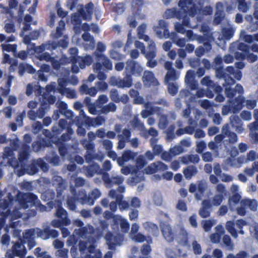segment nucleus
<instances>
[{"label": "nucleus", "instance_id": "obj_1", "mask_svg": "<svg viewBox=\"0 0 258 258\" xmlns=\"http://www.w3.org/2000/svg\"><path fill=\"white\" fill-rule=\"evenodd\" d=\"M178 6L180 8L179 11L176 14V17L178 19H183L182 24L176 23L175 25V29L178 33L183 34L185 32L183 26L188 25V22L186 19L187 14L194 16L197 13V11H201V8L200 4L198 6L193 4L191 0H182L179 3Z\"/></svg>", "mask_w": 258, "mask_h": 258}, {"label": "nucleus", "instance_id": "obj_2", "mask_svg": "<svg viewBox=\"0 0 258 258\" xmlns=\"http://www.w3.org/2000/svg\"><path fill=\"white\" fill-rule=\"evenodd\" d=\"M78 13L72 14L71 22L74 25V31L77 34L81 33L80 25L81 22V18L84 20H90L93 13V5L92 4H88L83 7L82 5L78 6Z\"/></svg>", "mask_w": 258, "mask_h": 258}, {"label": "nucleus", "instance_id": "obj_3", "mask_svg": "<svg viewBox=\"0 0 258 258\" xmlns=\"http://www.w3.org/2000/svg\"><path fill=\"white\" fill-rule=\"evenodd\" d=\"M247 222L243 220H238L235 223L232 221H227L225 227L227 231L234 238H236L238 234H244V231L242 230L243 226L247 224Z\"/></svg>", "mask_w": 258, "mask_h": 258}, {"label": "nucleus", "instance_id": "obj_4", "mask_svg": "<svg viewBox=\"0 0 258 258\" xmlns=\"http://www.w3.org/2000/svg\"><path fill=\"white\" fill-rule=\"evenodd\" d=\"M104 217L106 219H109L112 218L114 222L113 227L114 229L118 228L119 226L121 231L126 233L128 232L129 229V224L127 220L120 216L114 215L112 216V214L109 212H105L104 214Z\"/></svg>", "mask_w": 258, "mask_h": 258}, {"label": "nucleus", "instance_id": "obj_5", "mask_svg": "<svg viewBox=\"0 0 258 258\" xmlns=\"http://www.w3.org/2000/svg\"><path fill=\"white\" fill-rule=\"evenodd\" d=\"M112 68V63L105 56L100 55L99 56L98 62L95 65L94 69L98 73V78L99 80H103L105 78V75L101 73V70L104 69L111 70Z\"/></svg>", "mask_w": 258, "mask_h": 258}, {"label": "nucleus", "instance_id": "obj_6", "mask_svg": "<svg viewBox=\"0 0 258 258\" xmlns=\"http://www.w3.org/2000/svg\"><path fill=\"white\" fill-rule=\"evenodd\" d=\"M240 206L237 209V213L240 216H243L245 213V209L249 207L250 210L255 211L257 207V203L255 200L243 199L240 203Z\"/></svg>", "mask_w": 258, "mask_h": 258}, {"label": "nucleus", "instance_id": "obj_7", "mask_svg": "<svg viewBox=\"0 0 258 258\" xmlns=\"http://www.w3.org/2000/svg\"><path fill=\"white\" fill-rule=\"evenodd\" d=\"M206 188V183L200 181L196 184H191L189 191L190 192L195 193V197L197 200H201L204 196L203 194Z\"/></svg>", "mask_w": 258, "mask_h": 258}, {"label": "nucleus", "instance_id": "obj_8", "mask_svg": "<svg viewBox=\"0 0 258 258\" xmlns=\"http://www.w3.org/2000/svg\"><path fill=\"white\" fill-rule=\"evenodd\" d=\"M65 26V23L63 21L60 20L59 22L58 26L56 28L55 33H52V36L54 38H60L58 43L59 45L62 47H66L68 43V38L66 36H61V31L63 30Z\"/></svg>", "mask_w": 258, "mask_h": 258}, {"label": "nucleus", "instance_id": "obj_9", "mask_svg": "<svg viewBox=\"0 0 258 258\" xmlns=\"http://www.w3.org/2000/svg\"><path fill=\"white\" fill-rule=\"evenodd\" d=\"M89 252L85 258H100L101 253L99 249H95L92 245L90 243H86L82 241L80 243V249L81 251L85 250V248L87 247Z\"/></svg>", "mask_w": 258, "mask_h": 258}, {"label": "nucleus", "instance_id": "obj_10", "mask_svg": "<svg viewBox=\"0 0 258 258\" xmlns=\"http://www.w3.org/2000/svg\"><path fill=\"white\" fill-rule=\"evenodd\" d=\"M35 197L29 193H19L17 195V199L21 206L23 208H27L34 202Z\"/></svg>", "mask_w": 258, "mask_h": 258}, {"label": "nucleus", "instance_id": "obj_11", "mask_svg": "<svg viewBox=\"0 0 258 258\" xmlns=\"http://www.w3.org/2000/svg\"><path fill=\"white\" fill-rule=\"evenodd\" d=\"M58 83V88L57 90L59 93L66 95L67 97L70 98H73L76 97V94L74 90L65 88V86L66 85V80L63 79H59Z\"/></svg>", "mask_w": 258, "mask_h": 258}, {"label": "nucleus", "instance_id": "obj_12", "mask_svg": "<svg viewBox=\"0 0 258 258\" xmlns=\"http://www.w3.org/2000/svg\"><path fill=\"white\" fill-rule=\"evenodd\" d=\"M49 229L46 228L43 231L38 229H33L28 231L25 233L24 237L28 238L31 236H34L35 234H36L38 237H39L43 239H47L49 238Z\"/></svg>", "mask_w": 258, "mask_h": 258}, {"label": "nucleus", "instance_id": "obj_13", "mask_svg": "<svg viewBox=\"0 0 258 258\" xmlns=\"http://www.w3.org/2000/svg\"><path fill=\"white\" fill-rule=\"evenodd\" d=\"M146 164L144 159L142 156L139 157L137 161V169L134 171L131 170V169L128 167H123L121 169L122 173L127 175L131 172H134L136 174L140 175V172H143V168Z\"/></svg>", "mask_w": 258, "mask_h": 258}, {"label": "nucleus", "instance_id": "obj_14", "mask_svg": "<svg viewBox=\"0 0 258 258\" xmlns=\"http://www.w3.org/2000/svg\"><path fill=\"white\" fill-rule=\"evenodd\" d=\"M158 25L159 26L155 28V31L158 37L160 38H168L169 35L165 22L163 20H160L159 22Z\"/></svg>", "mask_w": 258, "mask_h": 258}, {"label": "nucleus", "instance_id": "obj_15", "mask_svg": "<svg viewBox=\"0 0 258 258\" xmlns=\"http://www.w3.org/2000/svg\"><path fill=\"white\" fill-rule=\"evenodd\" d=\"M126 71L128 75L130 74L139 75L143 71V69L138 63L135 61H130L127 62Z\"/></svg>", "mask_w": 258, "mask_h": 258}, {"label": "nucleus", "instance_id": "obj_16", "mask_svg": "<svg viewBox=\"0 0 258 258\" xmlns=\"http://www.w3.org/2000/svg\"><path fill=\"white\" fill-rule=\"evenodd\" d=\"M105 239L110 249L113 248L115 245H120L121 243V238L120 237H116L110 233L106 235Z\"/></svg>", "mask_w": 258, "mask_h": 258}, {"label": "nucleus", "instance_id": "obj_17", "mask_svg": "<svg viewBox=\"0 0 258 258\" xmlns=\"http://www.w3.org/2000/svg\"><path fill=\"white\" fill-rule=\"evenodd\" d=\"M146 27V26L145 24H142L138 28L137 30L139 37L140 39H144L145 41L148 42L149 46H152L153 48H154L155 44L152 40H151L148 36L143 35Z\"/></svg>", "mask_w": 258, "mask_h": 258}, {"label": "nucleus", "instance_id": "obj_18", "mask_svg": "<svg viewBox=\"0 0 258 258\" xmlns=\"http://www.w3.org/2000/svg\"><path fill=\"white\" fill-rule=\"evenodd\" d=\"M109 196L112 199H115L116 202L120 206L121 209H125L128 207L127 203L124 201H122V196L121 194H117V191L111 190L109 193Z\"/></svg>", "mask_w": 258, "mask_h": 258}, {"label": "nucleus", "instance_id": "obj_19", "mask_svg": "<svg viewBox=\"0 0 258 258\" xmlns=\"http://www.w3.org/2000/svg\"><path fill=\"white\" fill-rule=\"evenodd\" d=\"M143 80L144 84L147 86H149L151 84L154 85L158 84L157 81L154 78L152 73L150 72L145 71L144 72Z\"/></svg>", "mask_w": 258, "mask_h": 258}, {"label": "nucleus", "instance_id": "obj_20", "mask_svg": "<svg viewBox=\"0 0 258 258\" xmlns=\"http://www.w3.org/2000/svg\"><path fill=\"white\" fill-rule=\"evenodd\" d=\"M25 25V28H24L22 30V35L24 37V42L27 44L30 39L35 40L37 39L39 36V33L37 31H34L31 34L30 37H28L27 34H25V32L29 29V27L26 24Z\"/></svg>", "mask_w": 258, "mask_h": 258}, {"label": "nucleus", "instance_id": "obj_21", "mask_svg": "<svg viewBox=\"0 0 258 258\" xmlns=\"http://www.w3.org/2000/svg\"><path fill=\"white\" fill-rule=\"evenodd\" d=\"M162 231L163 236L167 241H171L173 240V234L171 232L170 226L166 224H161Z\"/></svg>", "mask_w": 258, "mask_h": 258}, {"label": "nucleus", "instance_id": "obj_22", "mask_svg": "<svg viewBox=\"0 0 258 258\" xmlns=\"http://www.w3.org/2000/svg\"><path fill=\"white\" fill-rule=\"evenodd\" d=\"M135 156L136 154L135 153L130 151H126L123 154L121 157H120L117 159V163L119 165L122 166L123 165L124 162H127L133 159Z\"/></svg>", "mask_w": 258, "mask_h": 258}, {"label": "nucleus", "instance_id": "obj_23", "mask_svg": "<svg viewBox=\"0 0 258 258\" xmlns=\"http://www.w3.org/2000/svg\"><path fill=\"white\" fill-rule=\"evenodd\" d=\"M149 47L150 49V51L146 54V57L148 59H149L147 62V66L148 67L153 68L156 65V62L152 59L155 56V46H154V48H153L152 46Z\"/></svg>", "mask_w": 258, "mask_h": 258}, {"label": "nucleus", "instance_id": "obj_24", "mask_svg": "<svg viewBox=\"0 0 258 258\" xmlns=\"http://www.w3.org/2000/svg\"><path fill=\"white\" fill-rule=\"evenodd\" d=\"M209 201L208 200H204L202 203V207L200 210V215L203 217H207L210 215V211L209 210L211 207L209 205Z\"/></svg>", "mask_w": 258, "mask_h": 258}, {"label": "nucleus", "instance_id": "obj_25", "mask_svg": "<svg viewBox=\"0 0 258 258\" xmlns=\"http://www.w3.org/2000/svg\"><path fill=\"white\" fill-rule=\"evenodd\" d=\"M56 216L62 220V222L65 225L70 224V220L66 218L67 213L64 209L61 207H58L56 212Z\"/></svg>", "mask_w": 258, "mask_h": 258}, {"label": "nucleus", "instance_id": "obj_26", "mask_svg": "<svg viewBox=\"0 0 258 258\" xmlns=\"http://www.w3.org/2000/svg\"><path fill=\"white\" fill-rule=\"evenodd\" d=\"M110 83L113 85H117L120 87H130L132 84L131 80L127 78L123 81H120L118 82L115 81L114 78H112L110 81Z\"/></svg>", "mask_w": 258, "mask_h": 258}, {"label": "nucleus", "instance_id": "obj_27", "mask_svg": "<svg viewBox=\"0 0 258 258\" xmlns=\"http://www.w3.org/2000/svg\"><path fill=\"white\" fill-rule=\"evenodd\" d=\"M77 58L81 69H83L85 66L90 65L92 62V58L89 55H87L84 57L78 56Z\"/></svg>", "mask_w": 258, "mask_h": 258}, {"label": "nucleus", "instance_id": "obj_28", "mask_svg": "<svg viewBox=\"0 0 258 258\" xmlns=\"http://www.w3.org/2000/svg\"><path fill=\"white\" fill-rule=\"evenodd\" d=\"M82 37L85 42L88 43L86 44V45H88L86 46L87 48H92L94 47L95 41L94 38L88 33H84L82 35Z\"/></svg>", "mask_w": 258, "mask_h": 258}, {"label": "nucleus", "instance_id": "obj_29", "mask_svg": "<svg viewBox=\"0 0 258 258\" xmlns=\"http://www.w3.org/2000/svg\"><path fill=\"white\" fill-rule=\"evenodd\" d=\"M14 254L20 257H22L25 254L24 246L22 244H16L13 246Z\"/></svg>", "mask_w": 258, "mask_h": 258}, {"label": "nucleus", "instance_id": "obj_30", "mask_svg": "<svg viewBox=\"0 0 258 258\" xmlns=\"http://www.w3.org/2000/svg\"><path fill=\"white\" fill-rule=\"evenodd\" d=\"M179 74L173 70H170L168 71L165 77V81L169 82L170 81H174L178 78Z\"/></svg>", "mask_w": 258, "mask_h": 258}, {"label": "nucleus", "instance_id": "obj_31", "mask_svg": "<svg viewBox=\"0 0 258 258\" xmlns=\"http://www.w3.org/2000/svg\"><path fill=\"white\" fill-rule=\"evenodd\" d=\"M223 200V195H216L212 200H208L209 201V205L210 207L218 206L220 205Z\"/></svg>", "mask_w": 258, "mask_h": 258}, {"label": "nucleus", "instance_id": "obj_32", "mask_svg": "<svg viewBox=\"0 0 258 258\" xmlns=\"http://www.w3.org/2000/svg\"><path fill=\"white\" fill-rule=\"evenodd\" d=\"M197 173L196 168L194 166H189L183 171L184 176L187 179H190Z\"/></svg>", "mask_w": 258, "mask_h": 258}, {"label": "nucleus", "instance_id": "obj_33", "mask_svg": "<svg viewBox=\"0 0 258 258\" xmlns=\"http://www.w3.org/2000/svg\"><path fill=\"white\" fill-rule=\"evenodd\" d=\"M216 224V221L213 219L209 220H203L202 222V225L205 231H209L211 228Z\"/></svg>", "mask_w": 258, "mask_h": 258}, {"label": "nucleus", "instance_id": "obj_34", "mask_svg": "<svg viewBox=\"0 0 258 258\" xmlns=\"http://www.w3.org/2000/svg\"><path fill=\"white\" fill-rule=\"evenodd\" d=\"M250 231L251 236L258 240V224L256 223L251 224Z\"/></svg>", "mask_w": 258, "mask_h": 258}, {"label": "nucleus", "instance_id": "obj_35", "mask_svg": "<svg viewBox=\"0 0 258 258\" xmlns=\"http://www.w3.org/2000/svg\"><path fill=\"white\" fill-rule=\"evenodd\" d=\"M240 37L245 42L250 43L253 42L254 40L258 41V34L254 35V36L251 35H243V34L241 33Z\"/></svg>", "mask_w": 258, "mask_h": 258}, {"label": "nucleus", "instance_id": "obj_36", "mask_svg": "<svg viewBox=\"0 0 258 258\" xmlns=\"http://www.w3.org/2000/svg\"><path fill=\"white\" fill-rule=\"evenodd\" d=\"M240 199V196L239 194L233 195L229 201V206L231 208H233L235 205L238 202Z\"/></svg>", "mask_w": 258, "mask_h": 258}, {"label": "nucleus", "instance_id": "obj_37", "mask_svg": "<svg viewBox=\"0 0 258 258\" xmlns=\"http://www.w3.org/2000/svg\"><path fill=\"white\" fill-rule=\"evenodd\" d=\"M156 142V139L154 138H153L151 140V145L153 147V150L154 153L156 154H160L162 151V148L161 146L159 145H156L154 143Z\"/></svg>", "mask_w": 258, "mask_h": 258}, {"label": "nucleus", "instance_id": "obj_38", "mask_svg": "<svg viewBox=\"0 0 258 258\" xmlns=\"http://www.w3.org/2000/svg\"><path fill=\"white\" fill-rule=\"evenodd\" d=\"M183 151V149L181 146H176L170 149V154L172 156H176L181 153Z\"/></svg>", "mask_w": 258, "mask_h": 258}, {"label": "nucleus", "instance_id": "obj_39", "mask_svg": "<svg viewBox=\"0 0 258 258\" xmlns=\"http://www.w3.org/2000/svg\"><path fill=\"white\" fill-rule=\"evenodd\" d=\"M1 47L4 51L15 52L16 49V45L2 44Z\"/></svg>", "mask_w": 258, "mask_h": 258}, {"label": "nucleus", "instance_id": "obj_40", "mask_svg": "<svg viewBox=\"0 0 258 258\" xmlns=\"http://www.w3.org/2000/svg\"><path fill=\"white\" fill-rule=\"evenodd\" d=\"M223 242L226 246L228 247L230 250L233 249V244L231 242V239L228 235H225L224 236L223 238Z\"/></svg>", "mask_w": 258, "mask_h": 258}, {"label": "nucleus", "instance_id": "obj_41", "mask_svg": "<svg viewBox=\"0 0 258 258\" xmlns=\"http://www.w3.org/2000/svg\"><path fill=\"white\" fill-rule=\"evenodd\" d=\"M133 237H130L132 240L138 242H143L144 241L146 240L145 237L141 233H137L133 235Z\"/></svg>", "mask_w": 258, "mask_h": 258}, {"label": "nucleus", "instance_id": "obj_42", "mask_svg": "<svg viewBox=\"0 0 258 258\" xmlns=\"http://www.w3.org/2000/svg\"><path fill=\"white\" fill-rule=\"evenodd\" d=\"M145 172L147 174H152L157 171V163L152 164L149 166L147 168L144 169Z\"/></svg>", "mask_w": 258, "mask_h": 258}, {"label": "nucleus", "instance_id": "obj_43", "mask_svg": "<svg viewBox=\"0 0 258 258\" xmlns=\"http://www.w3.org/2000/svg\"><path fill=\"white\" fill-rule=\"evenodd\" d=\"M145 172L147 174H152L157 171V163L152 164L149 166L147 168L144 169Z\"/></svg>", "mask_w": 258, "mask_h": 258}, {"label": "nucleus", "instance_id": "obj_44", "mask_svg": "<svg viewBox=\"0 0 258 258\" xmlns=\"http://www.w3.org/2000/svg\"><path fill=\"white\" fill-rule=\"evenodd\" d=\"M41 248L37 247L35 249V254L38 258H50L49 255L45 252H40Z\"/></svg>", "mask_w": 258, "mask_h": 258}, {"label": "nucleus", "instance_id": "obj_45", "mask_svg": "<svg viewBox=\"0 0 258 258\" xmlns=\"http://www.w3.org/2000/svg\"><path fill=\"white\" fill-rule=\"evenodd\" d=\"M237 1L239 3L238 9L242 12H246L249 9L248 6L244 2V0H237Z\"/></svg>", "mask_w": 258, "mask_h": 258}, {"label": "nucleus", "instance_id": "obj_46", "mask_svg": "<svg viewBox=\"0 0 258 258\" xmlns=\"http://www.w3.org/2000/svg\"><path fill=\"white\" fill-rule=\"evenodd\" d=\"M47 104H45V102L42 104L41 105V107L39 108V110L37 113V117L39 118H42L45 114L44 109H46L47 107Z\"/></svg>", "mask_w": 258, "mask_h": 258}, {"label": "nucleus", "instance_id": "obj_47", "mask_svg": "<svg viewBox=\"0 0 258 258\" xmlns=\"http://www.w3.org/2000/svg\"><path fill=\"white\" fill-rule=\"evenodd\" d=\"M139 229V225L138 224L136 223L133 224L132 225L131 232L129 234V237L134 238V236L133 237V235L137 233Z\"/></svg>", "mask_w": 258, "mask_h": 258}, {"label": "nucleus", "instance_id": "obj_48", "mask_svg": "<svg viewBox=\"0 0 258 258\" xmlns=\"http://www.w3.org/2000/svg\"><path fill=\"white\" fill-rule=\"evenodd\" d=\"M222 7V5L221 4H218L217 5V12L216 13L215 16L216 18L215 19V23L218 24L220 22V19H219V17H220L222 16V14L221 13V11L219 9H221Z\"/></svg>", "mask_w": 258, "mask_h": 258}, {"label": "nucleus", "instance_id": "obj_49", "mask_svg": "<svg viewBox=\"0 0 258 258\" xmlns=\"http://www.w3.org/2000/svg\"><path fill=\"white\" fill-rule=\"evenodd\" d=\"M116 106L113 103H110L108 105L104 106L103 108V112H113L116 110Z\"/></svg>", "mask_w": 258, "mask_h": 258}, {"label": "nucleus", "instance_id": "obj_50", "mask_svg": "<svg viewBox=\"0 0 258 258\" xmlns=\"http://www.w3.org/2000/svg\"><path fill=\"white\" fill-rule=\"evenodd\" d=\"M37 57L40 60H45L46 61L51 59L48 53L45 52L38 54Z\"/></svg>", "mask_w": 258, "mask_h": 258}, {"label": "nucleus", "instance_id": "obj_51", "mask_svg": "<svg viewBox=\"0 0 258 258\" xmlns=\"http://www.w3.org/2000/svg\"><path fill=\"white\" fill-rule=\"evenodd\" d=\"M110 57L116 60L121 59L123 58V56L119 54L116 51L112 50L110 51Z\"/></svg>", "mask_w": 258, "mask_h": 258}, {"label": "nucleus", "instance_id": "obj_52", "mask_svg": "<svg viewBox=\"0 0 258 258\" xmlns=\"http://www.w3.org/2000/svg\"><path fill=\"white\" fill-rule=\"evenodd\" d=\"M56 8L57 9V15L61 17V18H64V17H66L67 15V14L68 13L64 11H63L60 7V5L58 3V2H57L56 4Z\"/></svg>", "mask_w": 258, "mask_h": 258}, {"label": "nucleus", "instance_id": "obj_53", "mask_svg": "<svg viewBox=\"0 0 258 258\" xmlns=\"http://www.w3.org/2000/svg\"><path fill=\"white\" fill-rule=\"evenodd\" d=\"M168 88L169 93L172 95L175 94L177 92V87L176 85L173 83H168Z\"/></svg>", "mask_w": 258, "mask_h": 258}, {"label": "nucleus", "instance_id": "obj_54", "mask_svg": "<svg viewBox=\"0 0 258 258\" xmlns=\"http://www.w3.org/2000/svg\"><path fill=\"white\" fill-rule=\"evenodd\" d=\"M186 235L184 233H182L177 237V240L178 241V242L180 244L183 245L186 244Z\"/></svg>", "mask_w": 258, "mask_h": 258}, {"label": "nucleus", "instance_id": "obj_55", "mask_svg": "<svg viewBox=\"0 0 258 258\" xmlns=\"http://www.w3.org/2000/svg\"><path fill=\"white\" fill-rule=\"evenodd\" d=\"M197 93L198 97H203L204 95H206L209 98H212L213 96V94L212 92L206 93L205 91L203 89L199 90Z\"/></svg>", "mask_w": 258, "mask_h": 258}, {"label": "nucleus", "instance_id": "obj_56", "mask_svg": "<svg viewBox=\"0 0 258 258\" xmlns=\"http://www.w3.org/2000/svg\"><path fill=\"white\" fill-rule=\"evenodd\" d=\"M206 147V144L203 141L197 142L196 151L197 152L202 153Z\"/></svg>", "mask_w": 258, "mask_h": 258}, {"label": "nucleus", "instance_id": "obj_57", "mask_svg": "<svg viewBox=\"0 0 258 258\" xmlns=\"http://www.w3.org/2000/svg\"><path fill=\"white\" fill-rule=\"evenodd\" d=\"M153 201L155 204L160 206L162 203V199L160 194H155L153 198Z\"/></svg>", "mask_w": 258, "mask_h": 258}, {"label": "nucleus", "instance_id": "obj_58", "mask_svg": "<svg viewBox=\"0 0 258 258\" xmlns=\"http://www.w3.org/2000/svg\"><path fill=\"white\" fill-rule=\"evenodd\" d=\"M220 237L221 235H219V233H215L211 235L210 236V240L211 242L217 243L220 241Z\"/></svg>", "mask_w": 258, "mask_h": 258}, {"label": "nucleus", "instance_id": "obj_59", "mask_svg": "<svg viewBox=\"0 0 258 258\" xmlns=\"http://www.w3.org/2000/svg\"><path fill=\"white\" fill-rule=\"evenodd\" d=\"M24 70V72H26L28 73L33 74L35 72L34 69L32 66L28 64H23L21 67Z\"/></svg>", "mask_w": 258, "mask_h": 258}, {"label": "nucleus", "instance_id": "obj_60", "mask_svg": "<svg viewBox=\"0 0 258 258\" xmlns=\"http://www.w3.org/2000/svg\"><path fill=\"white\" fill-rule=\"evenodd\" d=\"M86 86H83L82 87V90L84 89L85 92L86 94H88L91 96H94L96 94V90L94 88L86 89Z\"/></svg>", "mask_w": 258, "mask_h": 258}, {"label": "nucleus", "instance_id": "obj_61", "mask_svg": "<svg viewBox=\"0 0 258 258\" xmlns=\"http://www.w3.org/2000/svg\"><path fill=\"white\" fill-rule=\"evenodd\" d=\"M72 61V71L73 72L77 73L79 72V69L80 68L78 59L76 58L75 60H73Z\"/></svg>", "mask_w": 258, "mask_h": 258}, {"label": "nucleus", "instance_id": "obj_62", "mask_svg": "<svg viewBox=\"0 0 258 258\" xmlns=\"http://www.w3.org/2000/svg\"><path fill=\"white\" fill-rule=\"evenodd\" d=\"M5 29L7 33H12L15 31L14 25L11 23H6Z\"/></svg>", "mask_w": 258, "mask_h": 258}, {"label": "nucleus", "instance_id": "obj_63", "mask_svg": "<svg viewBox=\"0 0 258 258\" xmlns=\"http://www.w3.org/2000/svg\"><path fill=\"white\" fill-rule=\"evenodd\" d=\"M173 42L179 47H183L185 43L184 39H173Z\"/></svg>", "mask_w": 258, "mask_h": 258}, {"label": "nucleus", "instance_id": "obj_64", "mask_svg": "<svg viewBox=\"0 0 258 258\" xmlns=\"http://www.w3.org/2000/svg\"><path fill=\"white\" fill-rule=\"evenodd\" d=\"M124 10V7L123 4H119L116 6L114 8V11L116 13L121 14Z\"/></svg>", "mask_w": 258, "mask_h": 258}]
</instances>
